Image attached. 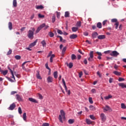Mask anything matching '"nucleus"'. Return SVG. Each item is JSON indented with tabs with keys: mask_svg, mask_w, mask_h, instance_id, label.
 I'll list each match as a JSON object with an SVG mask.
<instances>
[{
	"mask_svg": "<svg viewBox=\"0 0 126 126\" xmlns=\"http://www.w3.org/2000/svg\"><path fill=\"white\" fill-rule=\"evenodd\" d=\"M60 113L61 115L59 116V120L61 123H63V120H65V113L63 110H61Z\"/></svg>",
	"mask_w": 126,
	"mask_h": 126,
	"instance_id": "f257e3e1",
	"label": "nucleus"
},
{
	"mask_svg": "<svg viewBox=\"0 0 126 126\" xmlns=\"http://www.w3.org/2000/svg\"><path fill=\"white\" fill-rule=\"evenodd\" d=\"M35 32V28H32L31 30L28 32V36L29 39H33L34 38V32Z\"/></svg>",
	"mask_w": 126,
	"mask_h": 126,
	"instance_id": "f03ea898",
	"label": "nucleus"
},
{
	"mask_svg": "<svg viewBox=\"0 0 126 126\" xmlns=\"http://www.w3.org/2000/svg\"><path fill=\"white\" fill-rule=\"evenodd\" d=\"M8 69L10 70V72H11V74H12V78H13L14 80L11 79V78L6 77V78L9 80V81H10L11 82H14V80H15V77H14V74L13 73V71H12V70H11L10 68H8Z\"/></svg>",
	"mask_w": 126,
	"mask_h": 126,
	"instance_id": "7ed1b4c3",
	"label": "nucleus"
},
{
	"mask_svg": "<svg viewBox=\"0 0 126 126\" xmlns=\"http://www.w3.org/2000/svg\"><path fill=\"white\" fill-rule=\"evenodd\" d=\"M90 57H89L88 61L89 62H93L94 60L93 59V58H94V51H91L89 54Z\"/></svg>",
	"mask_w": 126,
	"mask_h": 126,
	"instance_id": "20e7f679",
	"label": "nucleus"
},
{
	"mask_svg": "<svg viewBox=\"0 0 126 126\" xmlns=\"http://www.w3.org/2000/svg\"><path fill=\"white\" fill-rule=\"evenodd\" d=\"M62 82L63 84L66 92H67L68 95H70V90H67V88L66 87V85H65V81H64V79H62Z\"/></svg>",
	"mask_w": 126,
	"mask_h": 126,
	"instance_id": "39448f33",
	"label": "nucleus"
},
{
	"mask_svg": "<svg viewBox=\"0 0 126 126\" xmlns=\"http://www.w3.org/2000/svg\"><path fill=\"white\" fill-rule=\"evenodd\" d=\"M102 109L104 113H106V112H112V109H111L108 105L103 107Z\"/></svg>",
	"mask_w": 126,
	"mask_h": 126,
	"instance_id": "423d86ee",
	"label": "nucleus"
},
{
	"mask_svg": "<svg viewBox=\"0 0 126 126\" xmlns=\"http://www.w3.org/2000/svg\"><path fill=\"white\" fill-rule=\"evenodd\" d=\"M100 117L101 120V121L103 122H106L107 120V116L104 113H101L100 115Z\"/></svg>",
	"mask_w": 126,
	"mask_h": 126,
	"instance_id": "0eeeda50",
	"label": "nucleus"
},
{
	"mask_svg": "<svg viewBox=\"0 0 126 126\" xmlns=\"http://www.w3.org/2000/svg\"><path fill=\"white\" fill-rule=\"evenodd\" d=\"M110 55L112 57H118V56H119V55H120V54L118 52H117V51H112L110 54Z\"/></svg>",
	"mask_w": 126,
	"mask_h": 126,
	"instance_id": "6e6552de",
	"label": "nucleus"
},
{
	"mask_svg": "<svg viewBox=\"0 0 126 126\" xmlns=\"http://www.w3.org/2000/svg\"><path fill=\"white\" fill-rule=\"evenodd\" d=\"M45 27V24H43L42 25H40L39 27H38L37 29V30L35 31V33L37 34V33H39L40 32V31Z\"/></svg>",
	"mask_w": 126,
	"mask_h": 126,
	"instance_id": "1a4fd4ad",
	"label": "nucleus"
},
{
	"mask_svg": "<svg viewBox=\"0 0 126 126\" xmlns=\"http://www.w3.org/2000/svg\"><path fill=\"white\" fill-rule=\"evenodd\" d=\"M14 108H15V104L12 103L10 105V107H8V110H14Z\"/></svg>",
	"mask_w": 126,
	"mask_h": 126,
	"instance_id": "9d476101",
	"label": "nucleus"
},
{
	"mask_svg": "<svg viewBox=\"0 0 126 126\" xmlns=\"http://www.w3.org/2000/svg\"><path fill=\"white\" fill-rule=\"evenodd\" d=\"M47 82H48V83H50L53 82V78L52 77L48 76L47 77Z\"/></svg>",
	"mask_w": 126,
	"mask_h": 126,
	"instance_id": "9b49d317",
	"label": "nucleus"
},
{
	"mask_svg": "<svg viewBox=\"0 0 126 126\" xmlns=\"http://www.w3.org/2000/svg\"><path fill=\"white\" fill-rule=\"evenodd\" d=\"M37 43V40H36L35 41H34L33 43H31L29 45L30 48H32V47H34L36 45V43Z\"/></svg>",
	"mask_w": 126,
	"mask_h": 126,
	"instance_id": "f8f14e48",
	"label": "nucleus"
},
{
	"mask_svg": "<svg viewBox=\"0 0 126 126\" xmlns=\"http://www.w3.org/2000/svg\"><path fill=\"white\" fill-rule=\"evenodd\" d=\"M119 86L122 87V88H126V85L123 83H120L119 84Z\"/></svg>",
	"mask_w": 126,
	"mask_h": 126,
	"instance_id": "ddd939ff",
	"label": "nucleus"
},
{
	"mask_svg": "<svg viewBox=\"0 0 126 126\" xmlns=\"http://www.w3.org/2000/svg\"><path fill=\"white\" fill-rule=\"evenodd\" d=\"M105 38H106L105 35H100L98 36V39H99V40L105 39Z\"/></svg>",
	"mask_w": 126,
	"mask_h": 126,
	"instance_id": "4468645a",
	"label": "nucleus"
},
{
	"mask_svg": "<svg viewBox=\"0 0 126 126\" xmlns=\"http://www.w3.org/2000/svg\"><path fill=\"white\" fill-rule=\"evenodd\" d=\"M77 37V35L76 34H73L70 36V39H76Z\"/></svg>",
	"mask_w": 126,
	"mask_h": 126,
	"instance_id": "2eb2a0df",
	"label": "nucleus"
},
{
	"mask_svg": "<svg viewBox=\"0 0 126 126\" xmlns=\"http://www.w3.org/2000/svg\"><path fill=\"white\" fill-rule=\"evenodd\" d=\"M113 73L115 74V75H117L118 76H120L121 75V73L120 72H119L118 71H113Z\"/></svg>",
	"mask_w": 126,
	"mask_h": 126,
	"instance_id": "dca6fc26",
	"label": "nucleus"
},
{
	"mask_svg": "<svg viewBox=\"0 0 126 126\" xmlns=\"http://www.w3.org/2000/svg\"><path fill=\"white\" fill-rule=\"evenodd\" d=\"M56 57V56L54 54H52L51 56H50V63H52L53 62V59Z\"/></svg>",
	"mask_w": 126,
	"mask_h": 126,
	"instance_id": "f3484780",
	"label": "nucleus"
},
{
	"mask_svg": "<svg viewBox=\"0 0 126 126\" xmlns=\"http://www.w3.org/2000/svg\"><path fill=\"white\" fill-rule=\"evenodd\" d=\"M113 96H112L110 94H109L108 96H105L104 99L105 100H109V99H111V98H112Z\"/></svg>",
	"mask_w": 126,
	"mask_h": 126,
	"instance_id": "a211bd4d",
	"label": "nucleus"
},
{
	"mask_svg": "<svg viewBox=\"0 0 126 126\" xmlns=\"http://www.w3.org/2000/svg\"><path fill=\"white\" fill-rule=\"evenodd\" d=\"M76 26L77 28H79L81 27V22L78 21L77 22V24H76Z\"/></svg>",
	"mask_w": 126,
	"mask_h": 126,
	"instance_id": "6ab92c4d",
	"label": "nucleus"
},
{
	"mask_svg": "<svg viewBox=\"0 0 126 126\" xmlns=\"http://www.w3.org/2000/svg\"><path fill=\"white\" fill-rule=\"evenodd\" d=\"M35 8L36 9H43V8H44V6L42 5H40L39 6H36Z\"/></svg>",
	"mask_w": 126,
	"mask_h": 126,
	"instance_id": "aec40b11",
	"label": "nucleus"
},
{
	"mask_svg": "<svg viewBox=\"0 0 126 126\" xmlns=\"http://www.w3.org/2000/svg\"><path fill=\"white\" fill-rule=\"evenodd\" d=\"M29 101H30L31 102H32L33 103H37V100H36L34 98H29Z\"/></svg>",
	"mask_w": 126,
	"mask_h": 126,
	"instance_id": "412c9836",
	"label": "nucleus"
},
{
	"mask_svg": "<svg viewBox=\"0 0 126 126\" xmlns=\"http://www.w3.org/2000/svg\"><path fill=\"white\" fill-rule=\"evenodd\" d=\"M98 36V33L97 32H94L92 34L93 38H96Z\"/></svg>",
	"mask_w": 126,
	"mask_h": 126,
	"instance_id": "4be33fe9",
	"label": "nucleus"
},
{
	"mask_svg": "<svg viewBox=\"0 0 126 126\" xmlns=\"http://www.w3.org/2000/svg\"><path fill=\"white\" fill-rule=\"evenodd\" d=\"M86 122L87 125H91V124H92V121H91V120H90V119H87L86 120Z\"/></svg>",
	"mask_w": 126,
	"mask_h": 126,
	"instance_id": "5701e85b",
	"label": "nucleus"
},
{
	"mask_svg": "<svg viewBox=\"0 0 126 126\" xmlns=\"http://www.w3.org/2000/svg\"><path fill=\"white\" fill-rule=\"evenodd\" d=\"M8 28L9 30H12V23L11 22H9L8 23Z\"/></svg>",
	"mask_w": 126,
	"mask_h": 126,
	"instance_id": "b1692460",
	"label": "nucleus"
},
{
	"mask_svg": "<svg viewBox=\"0 0 126 126\" xmlns=\"http://www.w3.org/2000/svg\"><path fill=\"white\" fill-rule=\"evenodd\" d=\"M13 5L15 7H16L17 6V2L16 1V0H13Z\"/></svg>",
	"mask_w": 126,
	"mask_h": 126,
	"instance_id": "393cba45",
	"label": "nucleus"
},
{
	"mask_svg": "<svg viewBox=\"0 0 126 126\" xmlns=\"http://www.w3.org/2000/svg\"><path fill=\"white\" fill-rule=\"evenodd\" d=\"M17 99L18 100V101H22V97L20 96V95L17 94L16 95Z\"/></svg>",
	"mask_w": 126,
	"mask_h": 126,
	"instance_id": "a878e982",
	"label": "nucleus"
},
{
	"mask_svg": "<svg viewBox=\"0 0 126 126\" xmlns=\"http://www.w3.org/2000/svg\"><path fill=\"white\" fill-rule=\"evenodd\" d=\"M67 66H68L69 68H71L73 66L72 63H70L69 64H67Z\"/></svg>",
	"mask_w": 126,
	"mask_h": 126,
	"instance_id": "bb28decb",
	"label": "nucleus"
},
{
	"mask_svg": "<svg viewBox=\"0 0 126 126\" xmlns=\"http://www.w3.org/2000/svg\"><path fill=\"white\" fill-rule=\"evenodd\" d=\"M68 123L70 125H72L74 123V119H69L68 120Z\"/></svg>",
	"mask_w": 126,
	"mask_h": 126,
	"instance_id": "cd10ccee",
	"label": "nucleus"
},
{
	"mask_svg": "<svg viewBox=\"0 0 126 126\" xmlns=\"http://www.w3.org/2000/svg\"><path fill=\"white\" fill-rule=\"evenodd\" d=\"M78 30V28L77 27H73L72 28V31L73 32H76Z\"/></svg>",
	"mask_w": 126,
	"mask_h": 126,
	"instance_id": "c85d7f7f",
	"label": "nucleus"
},
{
	"mask_svg": "<svg viewBox=\"0 0 126 126\" xmlns=\"http://www.w3.org/2000/svg\"><path fill=\"white\" fill-rule=\"evenodd\" d=\"M90 110H91V111H95V107H94L93 105H90Z\"/></svg>",
	"mask_w": 126,
	"mask_h": 126,
	"instance_id": "c756f323",
	"label": "nucleus"
},
{
	"mask_svg": "<svg viewBox=\"0 0 126 126\" xmlns=\"http://www.w3.org/2000/svg\"><path fill=\"white\" fill-rule=\"evenodd\" d=\"M1 72L4 75H6L7 74V72H8V71L7 70H6L5 71H1Z\"/></svg>",
	"mask_w": 126,
	"mask_h": 126,
	"instance_id": "7c9ffc66",
	"label": "nucleus"
},
{
	"mask_svg": "<svg viewBox=\"0 0 126 126\" xmlns=\"http://www.w3.org/2000/svg\"><path fill=\"white\" fill-rule=\"evenodd\" d=\"M53 75H54V78H58V72L57 71L54 72Z\"/></svg>",
	"mask_w": 126,
	"mask_h": 126,
	"instance_id": "2f4dec72",
	"label": "nucleus"
},
{
	"mask_svg": "<svg viewBox=\"0 0 126 126\" xmlns=\"http://www.w3.org/2000/svg\"><path fill=\"white\" fill-rule=\"evenodd\" d=\"M41 44H42L43 47H46V43L45 40L42 41Z\"/></svg>",
	"mask_w": 126,
	"mask_h": 126,
	"instance_id": "473e14b6",
	"label": "nucleus"
},
{
	"mask_svg": "<svg viewBox=\"0 0 126 126\" xmlns=\"http://www.w3.org/2000/svg\"><path fill=\"white\" fill-rule=\"evenodd\" d=\"M65 17H69V12L66 11L65 12Z\"/></svg>",
	"mask_w": 126,
	"mask_h": 126,
	"instance_id": "72a5a7b5",
	"label": "nucleus"
},
{
	"mask_svg": "<svg viewBox=\"0 0 126 126\" xmlns=\"http://www.w3.org/2000/svg\"><path fill=\"white\" fill-rule=\"evenodd\" d=\"M23 119L24 121H26V120H27L26 113H24L23 114Z\"/></svg>",
	"mask_w": 126,
	"mask_h": 126,
	"instance_id": "f704fd0d",
	"label": "nucleus"
},
{
	"mask_svg": "<svg viewBox=\"0 0 126 126\" xmlns=\"http://www.w3.org/2000/svg\"><path fill=\"white\" fill-rule=\"evenodd\" d=\"M36 77L38 78V79H42V77H41V75H40V74L39 72H38L36 74Z\"/></svg>",
	"mask_w": 126,
	"mask_h": 126,
	"instance_id": "c9c22d12",
	"label": "nucleus"
},
{
	"mask_svg": "<svg viewBox=\"0 0 126 126\" xmlns=\"http://www.w3.org/2000/svg\"><path fill=\"white\" fill-rule=\"evenodd\" d=\"M97 28H102V24H101V23H98L97 24Z\"/></svg>",
	"mask_w": 126,
	"mask_h": 126,
	"instance_id": "e433bc0d",
	"label": "nucleus"
},
{
	"mask_svg": "<svg viewBox=\"0 0 126 126\" xmlns=\"http://www.w3.org/2000/svg\"><path fill=\"white\" fill-rule=\"evenodd\" d=\"M71 60H72L73 61L74 60H76V56H75V55L72 54L71 55Z\"/></svg>",
	"mask_w": 126,
	"mask_h": 126,
	"instance_id": "4c0bfd02",
	"label": "nucleus"
},
{
	"mask_svg": "<svg viewBox=\"0 0 126 126\" xmlns=\"http://www.w3.org/2000/svg\"><path fill=\"white\" fill-rule=\"evenodd\" d=\"M122 109H126V106L125 103H121Z\"/></svg>",
	"mask_w": 126,
	"mask_h": 126,
	"instance_id": "58836bf2",
	"label": "nucleus"
},
{
	"mask_svg": "<svg viewBox=\"0 0 126 126\" xmlns=\"http://www.w3.org/2000/svg\"><path fill=\"white\" fill-rule=\"evenodd\" d=\"M15 58L16 60H20V59H21V57L19 55H16L15 56Z\"/></svg>",
	"mask_w": 126,
	"mask_h": 126,
	"instance_id": "ea45409f",
	"label": "nucleus"
},
{
	"mask_svg": "<svg viewBox=\"0 0 126 126\" xmlns=\"http://www.w3.org/2000/svg\"><path fill=\"white\" fill-rule=\"evenodd\" d=\"M90 118L92 120H93L94 121L96 119V118L94 117V115H90Z\"/></svg>",
	"mask_w": 126,
	"mask_h": 126,
	"instance_id": "a19ab883",
	"label": "nucleus"
},
{
	"mask_svg": "<svg viewBox=\"0 0 126 126\" xmlns=\"http://www.w3.org/2000/svg\"><path fill=\"white\" fill-rule=\"evenodd\" d=\"M65 51H66V47H63V50H62V54H64V53L65 52Z\"/></svg>",
	"mask_w": 126,
	"mask_h": 126,
	"instance_id": "79ce46f5",
	"label": "nucleus"
},
{
	"mask_svg": "<svg viewBox=\"0 0 126 126\" xmlns=\"http://www.w3.org/2000/svg\"><path fill=\"white\" fill-rule=\"evenodd\" d=\"M18 112H19V114H22V110H21V107H19L18 108Z\"/></svg>",
	"mask_w": 126,
	"mask_h": 126,
	"instance_id": "37998d69",
	"label": "nucleus"
},
{
	"mask_svg": "<svg viewBox=\"0 0 126 126\" xmlns=\"http://www.w3.org/2000/svg\"><path fill=\"white\" fill-rule=\"evenodd\" d=\"M49 35L50 36V37H53V36L54 35V33H53L52 32H49Z\"/></svg>",
	"mask_w": 126,
	"mask_h": 126,
	"instance_id": "c03bdc74",
	"label": "nucleus"
},
{
	"mask_svg": "<svg viewBox=\"0 0 126 126\" xmlns=\"http://www.w3.org/2000/svg\"><path fill=\"white\" fill-rule=\"evenodd\" d=\"M89 101L91 104H93V100H92V97H89Z\"/></svg>",
	"mask_w": 126,
	"mask_h": 126,
	"instance_id": "a18cd8bd",
	"label": "nucleus"
},
{
	"mask_svg": "<svg viewBox=\"0 0 126 126\" xmlns=\"http://www.w3.org/2000/svg\"><path fill=\"white\" fill-rule=\"evenodd\" d=\"M42 126H50V124L49 123H45L42 124Z\"/></svg>",
	"mask_w": 126,
	"mask_h": 126,
	"instance_id": "49530a36",
	"label": "nucleus"
},
{
	"mask_svg": "<svg viewBox=\"0 0 126 126\" xmlns=\"http://www.w3.org/2000/svg\"><path fill=\"white\" fill-rule=\"evenodd\" d=\"M115 29H118V27H119V22H116L115 24Z\"/></svg>",
	"mask_w": 126,
	"mask_h": 126,
	"instance_id": "de8ad7c7",
	"label": "nucleus"
},
{
	"mask_svg": "<svg viewBox=\"0 0 126 126\" xmlns=\"http://www.w3.org/2000/svg\"><path fill=\"white\" fill-rule=\"evenodd\" d=\"M83 75V73H82V71H81L79 73V77L80 78H81L82 75Z\"/></svg>",
	"mask_w": 126,
	"mask_h": 126,
	"instance_id": "09e8293b",
	"label": "nucleus"
},
{
	"mask_svg": "<svg viewBox=\"0 0 126 126\" xmlns=\"http://www.w3.org/2000/svg\"><path fill=\"white\" fill-rule=\"evenodd\" d=\"M91 92L93 93V94H95V93H96V90L95 89H93L91 90Z\"/></svg>",
	"mask_w": 126,
	"mask_h": 126,
	"instance_id": "8fccbe9b",
	"label": "nucleus"
},
{
	"mask_svg": "<svg viewBox=\"0 0 126 126\" xmlns=\"http://www.w3.org/2000/svg\"><path fill=\"white\" fill-rule=\"evenodd\" d=\"M56 21V16H53L52 17V22L54 23Z\"/></svg>",
	"mask_w": 126,
	"mask_h": 126,
	"instance_id": "3c124183",
	"label": "nucleus"
},
{
	"mask_svg": "<svg viewBox=\"0 0 126 126\" xmlns=\"http://www.w3.org/2000/svg\"><path fill=\"white\" fill-rule=\"evenodd\" d=\"M38 17L39 18H43L45 17V16H44L43 15H41V14H38Z\"/></svg>",
	"mask_w": 126,
	"mask_h": 126,
	"instance_id": "603ef678",
	"label": "nucleus"
},
{
	"mask_svg": "<svg viewBox=\"0 0 126 126\" xmlns=\"http://www.w3.org/2000/svg\"><path fill=\"white\" fill-rule=\"evenodd\" d=\"M53 54V52L52 51H50L48 54V55L47 56V58H49V57H51V56H52Z\"/></svg>",
	"mask_w": 126,
	"mask_h": 126,
	"instance_id": "864d4df0",
	"label": "nucleus"
},
{
	"mask_svg": "<svg viewBox=\"0 0 126 126\" xmlns=\"http://www.w3.org/2000/svg\"><path fill=\"white\" fill-rule=\"evenodd\" d=\"M45 66L47 69H49V71H51V69H50V67H49V66H48V63L45 64Z\"/></svg>",
	"mask_w": 126,
	"mask_h": 126,
	"instance_id": "5fc2aeb1",
	"label": "nucleus"
},
{
	"mask_svg": "<svg viewBox=\"0 0 126 126\" xmlns=\"http://www.w3.org/2000/svg\"><path fill=\"white\" fill-rule=\"evenodd\" d=\"M58 33V34H60L61 35H62V34H63V32H62V31L58 30L57 31Z\"/></svg>",
	"mask_w": 126,
	"mask_h": 126,
	"instance_id": "6e6d98bb",
	"label": "nucleus"
},
{
	"mask_svg": "<svg viewBox=\"0 0 126 126\" xmlns=\"http://www.w3.org/2000/svg\"><path fill=\"white\" fill-rule=\"evenodd\" d=\"M117 21H118V20H117L116 19H113L111 20L112 22H118Z\"/></svg>",
	"mask_w": 126,
	"mask_h": 126,
	"instance_id": "4d7b16f0",
	"label": "nucleus"
},
{
	"mask_svg": "<svg viewBox=\"0 0 126 126\" xmlns=\"http://www.w3.org/2000/svg\"><path fill=\"white\" fill-rule=\"evenodd\" d=\"M96 54H97L98 56H102V53L101 52H96Z\"/></svg>",
	"mask_w": 126,
	"mask_h": 126,
	"instance_id": "13d9d810",
	"label": "nucleus"
},
{
	"mask_svg": "<svg viewBox=\"0 0 126 126\" xmlns=\"http://www.w3.org/2000/svg\"><path fill=\"white\" fill-rule=\"evenodd\" d=\"M97 74L99 76V77H102V75L101 74V73H100L99 71H97Z\"/></svg>",
	"mask_w": 126,
	"mask_h": 126,
	"instance_id": "bf43d9fd",
	"label": "nucleus"
},
{
	"mask_svg": "<svg viewBox=\"0 0 126 126\" xmlns=\"http://www.w3.org/2000/svg\"><path fill=\"white\" fill-rule=\"evenodd\" d=\"M104 54H111V51L110 50H108L106 51H104Z\"/></svg>",
	"mask_w": 126,
	"mask_h": 126,
	"instance_id": "052dcab7",
	"label": "nucleus"
},
{
	"mask_svg": "<svg viewBox=\"0 0 126 126\" xmlns=\"http://www.w3.org/2000/svg\"><path fill=\"white\" fill-rule=\"evenodd\" d=\"M119 81L121 82V81H124L125 79L123 78H119Z\"/></svg>",
	"mask_w": 126,
	"mask_h": 126,
	"instance_id": "680f3d73",
	"label": "nucleus"
},
{
	"mask_svg": "<svg viewBox=\"0 0 126 126\" xmlns=\"http://www.w3.org/2000/svg\"><path fill=\"white\" fill-rule=\"evenodd\" d=\"M38 97H39V98L40 99H43V96L41 95V94H38Z\"/></svg>",
	"mask_w": 126,
	"mask_h": 126,
	"instance_id": "e2e57ef3",
	"label": "nucleus"
},
{
	"mask_svg": "<svg viewBox=\"0 0 126 126\" xmlns=\"http://www.w3.org/2000/svg\"><path fill=\"white\" fill-rule=\"evenodd\" d=\"M60 15H61V13H60V12H57V17L58 18H60Z\"/></svg>",
	"mask_w": 126,
	"mask_h": 126,
	"instance_id": "0e129e2a",
	"label": "nucleus"
},
{
	"mask_svg": "<svg viewBox=\"0 0 126 126\" xmlns=\"http://www.w3.org/2000/svg\"><path fill=\"white\" fill-rule=\"evenodd\" d=\"M12 52V51H11V50H9V51L7 53V55H10L11 54Z\"/></svg>",
	"mask_w": 126,
	"mask_h": 126,
	"instance_id": "69168bd1",
	"label": "nucleus"
},
{
	"mask_svg": "<svg viewBox=\"0 0 126 126\" xmlns=\"http://www.w3.org/2000/svg\"><path fill=\"white\" fill-rule=\"evenodd\" d=\"M122 29H123V25L121 24V25H120L119 29V30H122Z\"/></svg>",
	"mask_w": 126,
	"mask_h": 126,
	"instance_id": "338daca9",
	"label": "nucleus"
},
{
	"mask_svg": "<svg viewBox=\"0 0 126 126\" xmlns=\"http://www.w3.org/2000/svg\"><path fill=\"white\" fill-rule=\"evenodd\" d=\"M114 67V68H115V69H118V67H119V66L117 64H115Z\"/></svg>",
	"mask_w": 126,
	"mask_h": 126,
	"instance_id": "774afa93",
	"label": "nucleus"
}]
</instances>
